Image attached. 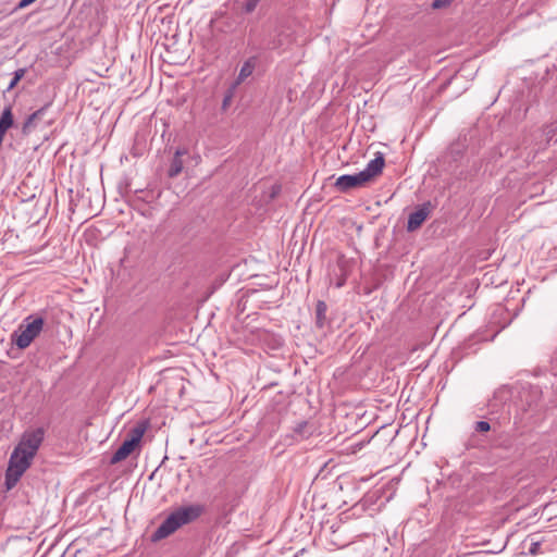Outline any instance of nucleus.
Returning <instances> with one entry per match:
<instances>
[{"instance_id": "obj_20", "label": "nucleus", "mask_w": 557, "mask_h": 557, "mask_svg": "<svg viewBox=\"0 0 557 557\" xmlns=\"http://www.w3.org/2000/svg\"><path fill=\"white\" fill-rule=\"evenodd\" d=\"M233 91H234V89H232V88H231L230 94H228L227 96H225V98H224V100H223V107H224V108H225V107L228 104V102L231 101V98H232V96H233Z\"/></svg>"}, {"instance_id": "obj_18", "label": "nucleus", "mask_w": 557, "mask_h": 557, "mask_svg": "<svg viewBox=\"0 0 557 557\" xmlns=\"http://www.w3.org/2000/svg\"><path fill=\"white\" fill-rule=\"evenodd\" d=\"M451 3V0H434L432 3L433 9L446 8Z\"/></svg>"}, {"instance_id": "obj_1", "label": "nucleus", "mask_w": 557, "mask_h": 557, "mask_svg": "<svg viewBox=\"0 0 557 557\" xmlns=\"http://www.w3.org/2000/svg\"><path fill=\"white\" fill-rule=\"evenodd\" d=\"M203 511L201 505L183 506L172 511L166 519L152 533L151 539L153 542L160 541L174 533L181 527L193 522Z\"/></svg>"}, {"instance_id": "obj_3", "label": "nucleus", "mask_w": 557, "mask_h": 557, "mask_svg": "<svg viewBox=\"0 0 557 557\" xmlns=\"http://www.w3.org/2000/svg\"><path fill=\"white\" fill-rule=\"evenodd\" d=\"M34 458L35 457L29 456L25 450L15 446L10 456L5 471V485L8 490H11L16 485L21 476L30 467Z\"/></svg>"}, {"instance_id": "obj_4", "label": "nucleus", "mask_w": 557, "mask_h": 557, "mask_svg": "<svg viewBox=\"0 0 557 557\" xmlns=\"http://www.w3.org/2000/svg\"><path fill=\"white\" fill-rule=\"evenodd\" d=\"M146 432V425L138 424L131 429V431L127 434V437L124 440L122 445L115 450V453L111 457V465H115L117 462H121L122 460L126 459L134 449L138 446L140 443L144 434Z\"/></svg>"}, {"instance_id": "obj_14", "label": "nucleus", "mask_w": 557, "mask_h": 557, "mask_svg": "<svg viewBox=\"0 0 557 557\" xmlns=\"http://www.w3.org/2000/svg\"><path fill=\"white\" fill-rule=\"evenodd\" d=\"M347 261L344 258L338 259V265L343 272V277L336 283V287H342L345 284L347 272L345 270Z\"/></svg>"}, {"instance_id": "obj_17", "label": "nucleus", "mask_w": 557, "mask_h": 557, "mask_svg": "<svg viewBox=\"0 0 557 557\" xmlns=\"http://www.w3.org/2000/svg\"><path fill=\"white\" fill-rule=\"evenodd\" d=\"M556 129H557V122L545 127L544 132L549 140L554 137Z\"/></svg>"}, {"instance_id": "obj_15", "label": "nucleus", "mask_w": 557, "mask_h": 557, "mask_svg": "<svg viewBox=\"0 0 557 557\" xmlns=\"http://www.w3.org/2000/svg\"><path fill=\"white\" fill-rule=\"evenodd\" d=\"M261 0H246L243 9L245 13H251L256 10L257 5Z\"/></svg>"}, {"instance_id": "obj_13", "label": "nucleus", "mask_w": 557, "mask_h": 557, "mask_svg": "<svg viewBox=\"0 0 557 557\" xmlns=\"http://www.w3.org/2000/svg\"><path fill=\"white\" fill-rule=\"evenodd\" d=\"M26 74V69H18L14 72V75H13V78L11 79L8 88H7V91H10L12 90L17 84L18 82L25 76Z\"/></svg>"}, {"instance_id": "obj_6", "label": "nucleus", "mask_w": 557, "mask_h": 557, "mask_svg": "<svg viewBox=\"0 0 557 557\" xmlns=\"http://www.w3.org/2000/svg\"><path fill=\"white\" fill-rule=\"evenodd\" d=\"M45 438L44 428L27 430L23 433L18 444L20 449L25 450L29 456L35 457Z\"/></svg>"}, {"instance_id": "obj_16", "label": "nucleus", "mask_w": 557, "mask_h": 557, "mask_svg": "<svg viewBox=\"0 0 557 557\" xmlns=\"http://www.w3.org/2000/svg\"><path fill=\"white\" fill-rule=\"evenodd\" d=\"M491 430V425L487 421H478L475 423V431L478 432H487Z\"/></svg>"}, {"instance_id": "obj_12", "label": "nucleus", "mask_w": 557, "mask_h": 557, "mask_svg": "<svg viewBox=\"0 0 557 557\" xmlns=\"http://www.w3.org/2000/svg\"><path fill=\"white\" fill-rule=\"evenodd\" d=\"M327 306L324 301L319 300L315 307V320L319 327H323L326 319Z\"/></svg>"}, {"instance_id": "obj_10", "label": "nucleus", "mask_w": 557, "mask_h": 557, "mask_svg": "<svg viewBox=\"0 0 557 557\" xmlns=\"http://www.w3.org/2000/svg\"><path fill=\"white\" fill-rule=\"evenodd\" d=\"M256 62L255 60L248 59L244 62V64L240 67V71L238 73V76L234 84L232 85V89H235L238 85H240L246 78H248L255 71Z\"/></svg>"}, {"instance_id": "obj_7", "label": "nucleus", "mask_w": 557, "mask_h": 557, "mask_svg": "<svg viewBox=\"0 0 557 557\" xmlns=\"http://www.w3.org/2000/svg\"><path fill=\"white\" fill-rule=\"evenodd\" d=\"M430 214V203H423L416 211L409 214L407 230L413 232L418 230Z\"/></svg>"}, {"instance_id": "obj_8", "label": "nucleus", "mask_w": 557, "mask_h": 557, "mask_svg": "<svg viewBox=\"0 0 557 557\" xmlns=\"http://www.w3.org/2000/svg\"><path fill=\"white\" fill-rule=\"evenodd\" d=\"M49 107L50 103H47L27 116V119L24 121L22 125V133L24 135H28L29 133H32V131L37 126L38 122L44 117Z\"/></svg>"}, {"instance_id": "obj_11", "label": "nucleus", "mask_w": 557, "mask_h": 557, "mask_svg": "<svg viewBox=\"0 0 557 557\" xmlns=\"http://www.w3.org/2000/svg\"><path fill=\"white\" fill-rule=\"evenodd\" d=\"M185 150H176L174 158L172 159V162L169 168V176L170 177H176L183 170V161L181 157L185 154Z\"/></svg>"}, {"instance_id": "obj_5", "label": "nucleus", "mask_w": 557, "mask_h": 557, "mask_svg": "<svg viewBox=\"0 0 557 557\" xmlns=\"http://www.w3.org/2000/svg\"><path fill=\"white\" fill-rule=\"evenodd\" d=\"M42 326L44 320L41 318H36L26 325H21L17 331L13 332L11 341L20 349H25L40 334Z\"/></svg>"}, {"instance_id": "obj_19", "label": "nucleus", "mask_w": 557, "mask_h": 557, "mask_svg": "<svg viewBox=\"0 0 557 557\" xmlns=\"http://www.w3.org/2000/svg\"><path fill=\"white\" fill-rule=\"evenodd\" d=\"M36 0H21L15 10H22V9H25L27 8L28 5H30L33 2H35Z\"/></svg>"}, {"instance_id": "obj_9", "label": "nucleus", "mask_w": 557, "mask_h": 557, "mask_svg": "<svg viewBox=\"0 0 557 557\" xmlns=\"http://www.w3.org/2000/svg\"><path fill=\"white\" fill-rule=\"evenodd\" d=\"M14 124L12 107L7 106L0 115V137L4 139L5 133Z\"/></svg>"}, {"instance_id": "obj_2", "label": "nucleus", "mask_w": 557, "mask_h": 557, "mask_svg": "<svg viewBox=\"0 0 557 557\" xmlns=\"http://www.w3.org/2000/svg\"><path fill=\"white\" fill-rule=\"evenodd\" d=\"M384 164L385 160L383 154L377 152L376 157L367 164L364 170L357 174L339 176L335 182V186L338 190L344 193L351 188L363 186L382 173Z\"/></svg>"}]
</instances>
